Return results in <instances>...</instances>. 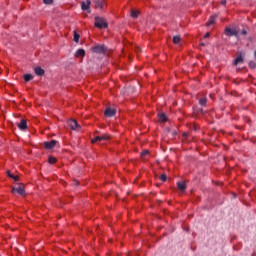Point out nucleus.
<instances>
[{
    "label": "nucleus",
    "mask_w": 256,
    "mask_h": 256,
    "mask_svg": "<svg viewBox=\"0 0 256 256\" xmlns=\"http://www.w3.org/2000/svg\"><path fill=\"white\" fill-rule=\"evenodd\" d=\"M94 25L98 29H107L109 27V23H107V20H105V18H101L99 16L95 17Z\"/></svg>",
    "instance_id": "1"
},
{
    "label": "nucleus",
    "mask_w": 256,
    "mask_h": 256,
    "mask_svg": "<svg viewBox=\"0 0 256 256\" xmlns=\"http://www.w3.org/2000/svg\"><path fill=\"white\" fill-rule=\"evenodd\" d=\"M224 35L226 37H239V32L235 29H231L230 27H226L224 30Z\"/></svg>",
    "instance_id": "2"
},
{
    "label": "nucleus",
    "mask_w": 256,
    "mask_h": 256,
    "mask_svg": "<svg viewBox=\"0 0 256 256\" xmlns=\"http://www.w3.org/2000/svg\"><path fill=\"white\" fill-rule=\"evenodd\" d=\"M111 136L109 134H102L101 136H96L91 140V143H97L99 141H109Z\"/></svg>",
    "instance_id": "3"
},
{
    "label": "nucleus",
    "mask_w": 256,
    "mask_h": 256,
    "mask_svg": "<svg viewBox=\"0 0 256 256\" xmlns=\"http://www.w3.org/2000/svg\"><path fill=\"white\" fill-rule=\"evenodd\" d=\"M91 51H93V53H105L107 51V48L105 47V45H97L92 47Z\"/></svg>",
    "instance_id": "4"
},
{
    "label": "nucleus",
    "mask_w": 256,
    "mask_h": 256,
    "mask_svg": "<svg viewBox=\"0 0 256 256\" xmlns=\"http://www.w3.org/2000/svg\"><path fill=\"white\" fill-rule=\"evenodd\" d=\"M116 113L117 110L113 108H106L104 111L105 117H115Z\"/></svg>",
    "instance_id": "5"
},
{
    "label": "nucleus",
    "mask_w": 256,
    "mask_h": 256,
    "mask_svg": "<svg viewBox=\"0 0 256 256\" xmlns=\"http://www.w3.org/2000/svg\"><path fill=\"white\" fill-rule=\"evenodd\" d=\"M12 193H18L23 197L25 196V188L23 186L14 187L12 188Z\"/></svg>",
    "instance_id": "6"
},
{
    "label": "nucleus",
    "mask_w": 256,
    "mask_h": 256,
    "mask_svg": "<svg viewBox=\"0 0 256 256\" xmlns=\"http://www.w3.org/2000/svg\"><path fill=\"white\" fill-rule=\"evenodd\" d=\"M57 140H51L49 142H44L45 149L51 150L55 148V145H57Z\"/></svg>",
    "instance_id": "7"
},
{
    "label": "nucleus",
    "mask_w": 256,
    "mask_h": 256,
    "mask_svg": "<svg viewBox=\"0 0 256 256\" xmlns=\"http://www.w3.org/2000/svg\"><path fill=\"white\" fill-rule=\"evenodd\" d=\"M68 125H69V127L72 128L74 131H75L76 129L81 128V126L79 125V123H78L77 121H75V120H70V121L68 122Z\"/></svg>",
    "instance_id": "8"
},
{
    "label": "nucleus",
    "mask_w": 256,
    "mask_h": 256,
    "mask_svg": "<svg viewBox=\"0 0 256 256\" xmlns=\"http://www.w3.org/2000/svg\"><path fill=\"white\" fill-rule=\"evenodd\" d=\"M34 73L38 77H43V75H45V70H43V68L38 66V67L34 68Z\"/></svg>",
    "instance_id": "9"
},
{
    "label": "nucleus",
    "mask_w": 256,
    "mask_h": 256,
    "mask_svg": "<svg viewBox=\"0 0 256 256\" xmlns=\"http://www.w3.org/2000/svg\"><path fill=\"white\" fill-rule=\"evenodd\" d=\"M20 131H25L27 129V121L25 119L20 120V123L17 124Z\"/></svg>",
    "instance_id": "10"
},
{
    "label": "nucleus",
    "mask_w": 256,
    "mask_h": 256,
    "mask_svg": "<svg viewBox=\"0 0 256 256\" xmlns=\"http://www.w3.org/2000/svg\"><path fill=\"white\" fill-rule=\"evenodd\" d=\"M91 5V0H87L86 2L81 3L82 11H89V7Z\"/></svg>",
    "instance_id": "11"
},
{
    "label": "nucleus",
    "mask_w": 256,
    "mask_h": 256,
    "mask_svg": "<svg viewBox=\"0 0 256 256\" xmlns=\"http://www.w3.org/2000/svg\"><path fill=\"white\" fill-rule=\"evenodd\" d=\"M215 21H217V15L210 17L209 21L206 23L207 27H211V25H215Z\"/></svg>",
    "instance_id": "12"
},
{
    "label": "nucleus",
    "mask_w": 256,
    "mask_h": 256,
    "mask_svg": "<svg viewBox=\"0 0 256 256\" xmlns=\"http://www.w3.org/2000/svg\"><path fill=\"white\" fill-rule=\"evenodd\" d=\"M94 3L96 9H103V0H95Z\"/></svg>",
    "instance_id": "13"
},
{
    "label": "nucleus",
    "mask_w": 256,
    "mask_h": 256,
    "mask_svg": "<svg viewBox=\"0 0 256 256\" xmlns=\"http://www.w3.org/2000/svg\"><path fill=\"white\" fill-rule=\"evenodd\" d=\"M177 186L180 191H185V189H187V184H185V182H178Z\"/></svg>",
    "instance_id": "14"
},
{
    "label": "nucleus",
    "mask_w": 256,
    "mask_h": 256,
    "mask_svg": "<svg viewBox=\"0 0 256 256\" xmlns=\"http://www.w3.org/2000/svg\"><path fill=\"white\" fill-rule=\"evenodd\" d=\"M75 57H85V50L84 49H78L75 53Z\"/></svg>",
    "instance_id": "15"
},
{
    "label": "nucleus",
    "mask_w": 256,
    "mask_h": 256,
    "mask_svg": "<svg viewBox=\"0 0 256 256\" xmlns=\"http://www.w3.org/2000/svg\"><path fill=\"white\" fill-rule=\"evenodd\" d=\"M159 120L162 121V123H165L167 121V115L165 113L158 114Z\"/></svg>",
    "instance_id": "16"
},
{
    "label": "nucleus",
    "mask_w": 256,
    "mask_h": 256,
    "mask_svg": "<svg viewBox=\"0 0 256 256\" xmlns=\"http://www.w3.org/2000/svg\"><path fill=\"white\" fill-rule=\"evenodd\" d=\"M180 41H181V36L177 35L173 37L174 45H179Z\"/></svg>",
    "instance_id": "17"
},
{
    "label": "nucleus",
    "mask_w": 256,
    "mask_h": 256,
    "mask_svg": "<svg viewBox=\"0 0 256 256\" xmlns=\"http://www.w3.org/2000/svg\"><path fill=\"white\" fill-rule=\"evenodd\" d=\"M199 105H201L202 107H205V105H207V98L205 97L200 98Z\"/></svg>",
    "instance_id": "18"
},
{
    "label": "nucleus",
    "mask_w": 256,
    "mask_h": 256,
    "mask_svg": "<svg viewBox=\"0 0 256 256\" xmlns=\"http://www.w3.org/2000/svg\"><path fill=\"white\" fill-rule=\"evenodd\" d=\"M8 177H10V179H14L15 181H19V176H15L13 174H11V171H7L6 172Z\"/></svg>",
    "instance_id": "19"
},
{
    "label": "nucleus",
    "mask_w": 256,
    "mask_h": 256,
    "mask_svg": "<svg viewBox=\"0 0 256 256\" xmlns=\"http://www.w3.org/2000/svg\"><path fill=\"white\" fill-rule=\"evenodd\" d=\"M239 63H243V56H238L235 61H234V65H239Z\"/></svg>",
    "instance_id": "20"
},
{
    "label": "nucleus",
    "mask_w": 256,
    "mask_h": 256,
    "mask_svg": "<svg viewBox=\"0 0 256 256\" xmlns=\"http://www.w3.org/2000/svg\"><path fill=\"white\" fill-rule=\"evenodd\" d=\"M48 162L51 164V165H55V163H57V158L53 157V156H50L48 158Z\"/></svg>",
    "instance_id": "21"
},
{
    "label": "nucleus",
    "mask_w": 256,
    "mask_h": 256,
    "mask_svg": "<svg viewBox=\"0 0 256 256\" xmlns=\"http://www.w3.org/2000/svg\"><path fill=\"white\" fill-rule=\"evenodd\" d=\"M80 35L74 30V42L79 43Z\"/></svg>",
    "instance_id": "22"
},
{
    "label": "nucleus",
    "mask_w": 256,
    "mask_h": 256,
    "mask_svg": "<svg viewBox=\"0 0 256 256\" xmlns=\"http://www.w3.org/2000/svg\"><path fill=\"white\" fill-rule=\"evenodd\" d=\"M31 79H33V75H31V74L24 75V81L29 82V81H31Z\"/></svg>",
    "instance_id": "23"
},
{
    "label": "nucleus",
    "mask_w": 256,
    "mask_h": 256,
    "mask_svg": "<svg viewBox=\"0 0 256 256\" xmlns=\"http://www.w3.org/2000/svg\"><path fill=\"white\" fill-rule=\"evenodd\" d=\"M131 17H133L134 19H137L139 17V12L132 10Z\"/></svg>",
    "instance_id": "24"
},
{
    "label": "nucleus",
    "mask_w": 256,
    "mask_h": 256,
    "mask_svg": "<svg viewBox=\"0 0 256 256\" xmlns=\"http://www.w3.org/2000/svg\"><path fill=\"white\" fill-rule=\"evenodd\" d=\"M140 155H141V157H142L143 159H145V157H147V156L149 155V150H144V151H142Z\"/></svg>",
    "instance_id": "25"
},
{
    "label": "nucleus",
    "mask_w": 256,
    "mask_h": 256,
    "mask_svg": "<svg viewBox=\"0 0 256 256\" xmlns=\"http://www.w3.org/2000/svg\"><path fill=\"white\" fill-rule=\"evenodd\" d=\"M249 67H250V69H255L256 63L253 62V61H250V62H249Z\"/></svg>",
    "instance_id": "26"
},
{
    "label": "nucleus",
    "mask_w": 256,
    "mask_h": 256,
    "mask_svg": "<svg viewBox=\"0 0 256 256\" xmlns=\"http://www.w3.org/2000/svg\"><path fill=\"white\" fill-rule=\"evenodd\" d=\"M160 180H161V181H167V175L162 174V175L160 176Z\"/></svg>",
    "instance_id": "27"
},
{
    "label": "nucleus",
    "mask_w": 256,
    "mask_h": 256,
    "mask_svg": "<svg viewBox=\"0 0 256 256\" xmlns=\"http://www.w3.org/2000/svg\"><path fill=\"white\" fill-rule=\"evenodd\" d=\"M43 3H45V5H51V3H53V0H43Z\"/></svg>",
    "instance_id": "28"
},
{
    "label": "nucleus",
    "mask_w": 256,
    "mask_h": 256,
    "mask_svg": "<svg viewBox=\"0 0 256 256\" xmlns=\"http://www.w3.org/2000/svg\"><path fill=\"white\" fill-rule=\"evenodd\" d=\"M209 37H211V33L207 32L204 36V39H209Z\"/></svg>",
    "instance_id": "29"
},
{
    "label": "nucleus",
    "mask_w": 256,
    "mask_h": 256,
    "mask_svg": "<svg viewBox=\"0 0 256 256\" xmlns=\"http://www.w3.org/2000/svg\"><path fill=\"white\" fill-rule=\"evenodd\" d=\"M72 185H74V187H77L79 185V181L74 180Z\"/></svg>",
    "instance_id": "30"
},
{
    "label": "nucleus",
    "mask_w": 256,
    "mask_h": 256,
    "mask_svg": "<svg viewBox=\"0 0 256 256\" xmlns=\"http://www.w3.org/2000/svg\"><path fill=\"white\" fill-rule=\"evenodd\" d=\"M221 5H227V0H221Z\"/></svg>",
    "instance_id": "31"
},
{
    "label": "nucleus",
    "mask_w": 256,
    "mask_h": 256,
    "mask_svg": "<svg viewBox=\"0 0 256 256\" xmlns=\"http://www.w3.org/2000/svg\"><path fill=\"white\" fill-rule=\"evenodd\" d=\"M241 35H247V30L243 29V30L241 31Z\"/></svg>",
    "instance_id": "32"
},
{
    "label": "nucleus",
    "mask_w": 256,
    "mask_h": 256,
    "mask_svg": "<svg viewBox=\"0 0 256 256\" xmlns=\"http://www.w3.org/2000/svg\"><path fill=\"white\" fill-rule=\"evenodd\" d=\"M137 53H141V48H137Z\"/></svg>",
    "instance_id": "33"
},
{
    "label": "nucleus",
    "mask_w": 256,
    "mask_h": 256,
    "mask_svg": "<svg viewBox=\"0 0 256 256\" xmlns=\"http://www.w3.org/2000/svg\"><path fill=\"white\" fill-rule=\"evenodd\" d=\"M200 45H201V47H205V43H201Z\"/></svg>",
    "instance_id": "34"
},
{
    "label": "nucleus",
    "mask_w": 256,
    "mask_h": 256,
    "mask_svg": "<svg viewBox=\"0 0 256 256\" xmlns=\"http://www.w3.org/2000/svg\"><path fill=\"white\" fill-rule=\"evenodd\" d=\"M172 135H177V132H175V131H174V132H172Z\"/></svg>",
    "instance_id": "35"
}]
</instances>
